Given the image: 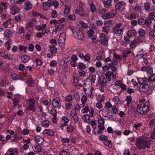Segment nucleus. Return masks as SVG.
Masks as SVG:
<instances>
[{
  "instance_id": "f257e3e1",
  "label": "nucleus",
  "mask_w": 155,
  "mask_h": 155,
  "mask_svg": "<svg viewBox=\"0 0 155 155\" xmlns=\"http://www.w3.org/2000/svg\"><path fill=\"white\" fill-rule=\"evenodd\" d=\"M151 140L150 138L146 136L139 137L136 139L137 142L136 145L139 149H143L146 147H149Z\"/></svg>"
},
{
  "instance_id": "f03ea898",
  "label": "nucleus",
  "mask_w": 155,
  "mask_h": 155,
  "mask_svg": "<svg viewBox=\"0 0 155 155\" xmlns=\"http://www.w3.org/2000/svg\"><path fill=\"white\" fill-rule=\"evenodd\" d=\"M137 80L140 84L139 90L140 92H145L149 89L147 78H138Z\"/></svg>"
},
{
  "instance_id": "7ed1b4c3",
  "label": "nucleus",
  "mask_w": 155,
  "mask_h": 155,
  "mask_svg": "<svg viewBox=\"0 0 155 155\" xmlns=\"http://www.w3.org/2000/svg\"><path fill=\"white\" fill-rule=\"evenodd\" d=\"M70 28L74 38L78 40H81L83 38L84 35L82 33V28H80L79 29H75L73 27H71Z\"/></svg>"
},
{
  "instance_id": "20e7f679",
  "label": "nucleus",
  "mask_w": 155,
  "mask_h": 155,
  "mask_svg": "<svg viewBox=\"0 0 155 155\" xmlns=\"http://www.w3.org/2000/svg\"><path fill=\"white\" fill-rule=\"evenodd\" d=\"M148 103L146 102L145 103L138 104L137 105V109L138 113L141 114H145L149 111Z\"/></svg>"
},
{
  "instance_id": "39448f33",
  "label": "nucleus",
  "mask_w": 155,
  "mask_h": 155,
  "mask_svg": "<svg viewBox=\"0 0 155 155\" xmlns=\"http://www.w3.org/2000/svg\"><path fill=\"white\" fill-rule=\"evenodd\" d=\"M121 25V23H118L113 28L114 33L117 36H121L123 34L124 28H120Z\"/></svg>"
},
{
  "instance_id": "423d86ee",
  "label": "nucleus",
  "mask_w": 155,
  "mask_h": 155,
  "mask_svg": "<svg viewBox=\"0 0 155 155\" xmlns=\"http://www.w3.org/2000/svg\"><path fill=\"white\" fill-rule=\"evenodd\" d=\"M66 39V35L65 33L62 32L60 35L58 39V44L61 48H64L65 47Z\"/></svg>"
},
{
  "instance_id": "0eeeda50",
  "label": "nucleus",
  "mask_w": 155,
  "mask_h": 155,
  "mask_svg": "<svg viewBox=\"0 0 155 155\" xmlns=\"http://www.w3.org/2000/svg\"><path fill=\"white\" fill-rule=\"evenodd\" d=\"M94 109L91 107V110L90 111L89 114L84 115L83 117V119L84 121L87 123H89L90 120V118L94 116Z\"/></svg>"
},
{
  "instance_id": "6e6552de",
  "label": "nucleus",
  "mask_w": 155,
  "mask_h": 155,
  "mask_svg": "<svg viewBox=\"0 0 155 155\" xmlns=\"http://www.w3.org/2000/svg\"><path fill=\"white\" fill-rule=\"evenodd\" d=\"M91 85V84L89 86L90 88H86L87 85L85 84L83 88L84 91L87 96L91 98H92L93 97V95L92 94V87Z\"/></svg>"
},
{
  "instance_id": "1a4fd4ad",
  "label": "nucleus",
  "mask_w": 155,
  "mask_h": 155,
  "mask_svg": "<svg viewBox=\"0 0 155 155\" xmlns=\"http://www.w3.org/2000/svg\"><path fill=\"white\" fill-rule=\"evenodd\" d=\"M117 74L116 72H112L111 73L110 71H108L105 74V77L108 81H111V76H112L113 80L114 81L116 79V75Z\"/></svg>"
},
{
  "instance_id": "9d476101",
  "label": "nucleus",
  "mask_w": 155,
  "mask_h": 155,
  "mask_svg": "<svg viewBox=\"0 0 155 155\" xmlns=\"http://www.w3.org/2000/svg\"><path fill=\"white\" fill-rule=\"evenodd\" d=\"M99 37L100 39L99 40V42L104 46H107L108 45V38L104 34L101 33L100 34Z\"/></svg>"
},
{
  "instance_id": "9b49d317",
  "label": "nucleus",
  "mask_w": 155,
  "mask_h": 155,
  "mask_svg": "<svg viewBox=\"0 0 155 155\" xmlns=\"http://www.w3.org/2000/svg\"><path fill=\"white\" fill-rule=\"evenodd\" d=\"M35 101L34 98H30L28 102V103L29 104V105L27 109L28 110H32L33 112L35 111V109L34 108V103Z\"/></svg>"
},
{
  "instance_id": "f8f14e48",
  "label": "nucleus",
  "mask_w": 155,
  "mask_h": 155,
  "mask_svg": "<svg viewBox=\"0 0 155 155\" xmlns=\"http://www.w3.org/2000/svg\"><path fill=\"white\" fill-rule=\"evenodd\" d=\"M19 153L16 148H11L9 149L5 153V155H18Z\"/></svg>"
},
{
  "instance_id": "ddd939ff",
  "label": "nucleus",
  "mask_w": 155,
  "mask_h": 155,
  "mask_svg": "<svg viewBox=\"0 0 155 155\" xmlns=\"http://www.w3.org/2000/svg\"><path fill=\"white\" fill-rule=\"evenodd\" d=\"M64 27V25L62 23H58L54 26V29L52 31L53 34H56L57 31H59L62 30Z\"/></svg>"
},
{
  "instance_id": "4468645a",
  "label": "nucleus",
  "mask_w": 155,
  "mask_h": 155,
  "mask_svg": "<svg viewBox=\"0 0 155 155\" xmlns=\"http://www.w3.org/2000/svg\"><path fill=\"white\" fill-rule=\"evenodd\" d=\"M94 31L93 30L90 29L87 31V34L89 37L92 40L93 42L96 43L97 42L98 40L94 35Z\"/></svg>"
},
{
  "instance_id": "2eb2a0df",
  "label": "nucleus",
  "mask_w": 155,
  "mask_h": 155,
  "mask_svg": "<svg viewBox=\"0 0 155 155\" xmlns=\"http://www.w3.org/2000/svg\"><path fill=\"white\" fill-rule=\"evenodd\" d=\"M52 5V1L48 0L47 2H44L43 4V9L44 10H46Z\"/></svg>"
},
{
  "instance_id": "dca6fc26",
  "label": "nucleus",
  "mask_w": 155,
  "mask_h": 155,
  "mask_svg": "<svg viewBox=\"0 0 155 155\" xmlns=\"http://www.w3.org/2000/svg\"><path fill=\"white\" fill-rule=\"evenodd\" d=\"M97 81L98 84L101 86H104L106 85V80L103 77L101 78L99 76L97 78Z\"/></svg>"
},
{
  "instance_id": "f3484780",
  "label": "nucleus",
  "mask_w": 155,
  "mask_h": 155,
  "mask_svg": "<svg viewBox=\"0 0 155 155\" xmlns=\"http://www.w3.org/2000/svg\"><path fill=\"white\" fill-rule=\"evenodd\" d=\"M141 70L144 72H146L147 74H149L150 75L153 74V69L150 67L143 66Z\"/></svg>"
},
{
  "instance_id": "a211bd4d",
  "label": "nucleus",
  "mask_w": 155,
  "mask_h": 155,
  "mask_svg": "<svg viewBox=\"0 0 155 155\" xmlns=\"http://www.w3.org/2000/svg\"><path fill=\"white\" fill-rule=\"evenodd\" d=\"M126 6V3L124 2H118L115 5V8L117 10L120 9H124Z\"/></svg>"
},
{
  "instance_id": "6ab92c4d",
  "label": "nucleus",
  "mask_w": 155,
  "mask_h": 155,
  "mask_svg": "<svg viewBox=\"0 0 155 155\" xmlns=\"http://www.w3.org/2000/svg\"><path fill=\"white\" fill-rule=\"evenodd\" d=\"M110 110L105 108L102 109L99 111V114H101L103 117H107L109 113Z\"/></svg>"
},
{
  "instance_id": "aec40b11",
  "label": "nucleus",
  "mask_w": 155,
  "mask_h": 155,
  "mask_svg": "<svg viewBox=\"0 0 155 155\" xmlns=\"http://www.w3.org/2000/svg\"><path fill=\"white\" fill-rule=\"evenodd\" d=\"M147 54L146 53L143 49H141L138 52L137 54V56L138 58H144L146 57Z\"/></svg>"
},
{
  "instance_id": "412c9836",
  "label": "nucleus",
  "mask_w": 155,
  "mask_h": 155,
  "mask_svg": "<svg viewBox=\"0 0 155 155\" xmlns=\"http://www.w3.org/2000/svg\"><path fill=\"white\" fill-rule=\"evenodd\" d=\"M34 141L38 144H41L44 141L42 137L39 136H36L34 138Z\"/></svg>"
},
{
  "instance_id": "4be33fe9",
  "label": "nucleus",
  "mask_w": 155,
  "mask_h": 155,
  "mask_svg": "<svg viewBox=\"0 0 155 155\" xmlns=\"http://www.w3.org/2000/svg\"><path fill=\"white\" fill-rule=\"evenodd\" d=\"M127 34L128 37L130 38L137 35V32L135 29H131L127 32Z\"/></svg>"
},
{
  "instance_id": "5701e85b",
  "label": "nucleus",
  "mask_w": 155,
  "mask_h": 155,
  "mask_svg": "<svg viewBox=\"0 0 155 155\" xmlns=\"http://www.w3.org/2000/svg\"><path fill=\"white\" fill-rule=\"evenodd\" d=\"M112 101L114 104L118 105L120 104L121 102L119 97L118 96H115L112 98Z\"/></svg>"
},
{
  "instance_id": "b1692460",
  "label": "nucleus",
  "mask_w": 155,
  "mask_h": 155,
  "mask_svg": "<svg viewBox=\"0 0 155 155\" xmlns=\"http://www.w3.org/2000/svg\"><path fill=\"white\" fill-rule=\"evenodd\" d=\"M60 100L58 98H55L53 100L52 104L54 107H58L60 105Z\"/></svg>"
},
{
  "instance_id": "393cba45",
  "label": "nucleus",
  "mask_w": 155,
  "mask_h": 155,
  "mask_svg": "<svg viewBox=\"0 0 155 155\" xmlns=\"http://www.w3.org/2000/svg\"><path fill=\"white\" fill-rule=\"evenodd\" d=\"M32 5L30 2H26L25 3V9L28 11L32 8Z\"/></svg>"
},
{
  "instance_id": "a878e982",
  "label": "nucleus",
  "mask_w": 155,
  "mask_h": 155,
  "mask_svg": "<svg viewBox=\"0 0 155 155\" xmlns=\"http://www.w3.org/2000/svg\"><path fill=\"white\" fill-rule=\"evenodd\" d=\"M4 36L5 38H9L12 35V33L11 31L8 29L5 30L4 34Z\"/></svg>"
},
{
  "instance_id": "bb28decb",
  "label": "nucleus",
  "mask_w": 155,
  "mask_h": 155,
  "mask_svg": "<svg viewBox=\"0 0 155 155\" xmlns=\"http://www.w3.org/2000/svg\"><path fill=\"white\" fill-rule=\"evenodd\" d=\"M30 59V56L26 54L23 55L22 56L21 58L22 62L24 63L27 62Z\"/></svg>"
},
{
  "instance_id": "cd10ccee",
  "label": "nucleus",
  "mask_w": 155,
  "mask_h": 155,
  "mask_svg": "<svg viewBox=\"0 0 155 155\" xmlns=\"http://www.w3.org/2000/svg\"><path fill=\"white\" fill-rule=\"evenodd\" d=\"M32 149L33 151L36 153L40 152L41 151V147L36 145L33 146Z\"/></svg>"
},
{
  "instance_id": "c85d7f7f",
  "label": "nucleus",
  "mask_w": 155,
  "mask_h": 155,
  "mask_svg": "<svg viewBox=\"0 0 155 155\" xmlns=\"http://www.w3.org/2000/svg\"><path fill=\"white\" fill-rule=\"evenodd\" d=\"M75 13L76 14H79L81 16H83L84 15L83 8H77L76 10L75 11Z\"/></svg>"
},
{
  "instance_id": "c756f323",
  "label": "nucleus",
  "mask_w": 155,
  "mask_h": 155,
  "mask_svg": "<svg viewBox=\"0 0 155 155\" xmlns=\"http://www.w3.org/2000/svg\"><path fill=\"white\" fill-rule=\"evenodd\" d=\"M11 12L13 15L18 13L19 11V9L17 7L15 6L12 7L10 9Z\"/></svg>"
},
{
  "instance_id": "7c9ffc66",
  "label": "nucleus",
  "mask_w": 155,
  "mask_h": 155,
  "mask_svg": "<svg viewBox=\"0 0 155 155\" xmlns=\"http://www.w3.org/2000/svg\"><path fill=\"white\" fill-rule=\"evenodd\" d=\"M117 13V11L115 9H113L112 11H110L108 13L110 18L114 17L115 15H116Z\"/></svg>"
},
{
  "instance_id": "2f4dec72",
  "label": "nucleus",
  "mask_w": 155,
  "mask_h": 155,
  "mask_svg": "<svg viewBox=\"0 0 155 155\" xmlns=\"http://www.w3.org/2000/svg\"><path fill=\"white\" fill-rule=\"evenodd\" d=\"M117 13V11L115 9H113L112 11H110L108 13L110 18L114 17L115 15H116Z\"/></svg>"
},
{
  "instance_id": "473e14b6",
  "label": "nucleus",
  "mask_w": 155,
  "mask_h": 155,
  "mask_svg": "<svg viewBox=\"0 0 155 155\" xmlns=\"http://www.w3.org/2000/svg\"><path fill=\"white\" fill-rule=\"evenodd\" d=\"M43 134H48L49 135L53 136L54 135V133L53 131L50 129H46L43 132Z\"/></svg>"
},
{
  "instance_id": "72a5a7b5",
  "label": "nucleus",
  "mask_w": 155,
  "mask_h": 155,
  "mask_svg": "<svg viewBox=\"0 0 155 155\" xmlns=\"http://www.w3.org/2000/svg\"><path fill=\"white\" fill-rule=\"evenodd\" d=\"M104 125H99L97 126V127L98 128V130L97 132V133L100 134H102L103 131L105 129V127Z\"/></svg>"
},
{
  "instance_id": "f704fd0d",
  "label": "nucleus",
  "mask_w": 155,
  "mask_h": 155,
  "mask_svg": "<svg viewBox=\"0 0 155 155\" xmlns=\"http://www.w3.org/2000/svg\"><path fill=\"white\" fill-rule=\"evenodd\" d=\"M96 75L94 74H93L92 75L91 78H87L86 80L85 81V83L86 82H87L89 80H90L91 81V82L92 83H94L95 82V81L96 80Z\"/></svg>"
},
{
  "instance_id": "c9c22d12",
  "label": "nucleus",
  "mask_w": 155,
  "mask_h": 155,
  "mask_svg": "<svg viewBox=\"0 0 155 155\" xmlns=\"http://www.w3.org/2000/svg\"><path fill=\"white\" fill-rule=\"evenodd\" d=\"M150 3L148 2H146L144 4V9L146 11H149L150 10Z\"/></svg>"
},
{
  "instance_id": "e433bc0d",
  "label": "nucleus",
  "mask_w": 155,
  "mask_h": 155,
  "mask_svg": "<svg viewBox=\"0 0 155 155\" xmlns=\"http://www.w3.org/2000/svg\"><path fill=\"white\" fill-rule=\"evenodd\" d=\"M60 79L59 80L61 82H64L66 80V76L64 74H61L60 76Z\"/></svg>"
},
{
  "instance_id": "4c0bfd02",
  "label": "nucleus",
  "mask_w": 155,
  "mask_h": 155,
  "mask_svg": "<svg viewBox=\"0 0 155 155\" xmlns=\"http://www.w3.org/2000/svg\"><path fill=\"white\" fill-rule=\"evenodd\" d=\"M111 1L112 0H107L104 2V5L105 8H108L111 5Z\"/></svg>"
},
{
  "instance_id": "58836bf2",
  "label": "nucleus",
  "mask_w": 155,
  "mask_h": 155,
  "mask_svg": "<svg viewBox=\"0 0 155 155\" xmlns=\"http://www.w3.org/2000/svg\"><path fill=\"white\" fill-rule=\"evenodd\" d=\"M104 24L106 27H110L113 25V23L112 20L105 21L104 22Z\"/></svg>"
},
{
  "instance_id": "ea45409f",
  "label": "nucleus",
  "mask_w": 155,
  "mask_h": 155,
  "mask_svg": "<svg viewBox=\"0 0 155 155\" xmlns=\"http://www.w3.org/2000/svg\"><path fill=\"white\" fill-rule=\"evenodd\" d=\"M49 122L48 120H45L43 121L41 123V125L45 127H48Z\"/></svg>"
},
{
  "instance_id": "a19ab883",
  "label": "nucleus",
  "mask_w": 155,
  "mask_h": 155,
  "mask_svg": "<svg viewBox=\"0 0 155 155\" xmlns=\"http://www.w3.org/2000/svg\"><path fill=\"white\" fill-rule=\"evenodd\" d=\"M104 144L110 148L112 147V144L110 140H107L104 142Z\"/></svg>"
},
{
  "instance_id": "79ce46f5",
  "label": "nucleus",
  "mask_w": 155,
  "mask_h": 155,
  "mask_svg": "<svg viewBox=\"0 0 155 155\" xmlns=\"http://www.w3.org/2000/svg\"><path fill=\"white\" fill-rule=\"evenodd\" d=\"M150 75V76L147 81L149 83H151V82L155 81V74H153Z\"/></svg>"
},
{
  "instance_id": "37998d69",
  "label": "nucleus",
  "mask_w": 155,
  "mask_h": 155,
  "mask_svg": "<svg viewBox=\"0 0 155 155\" xmlns=\"http://www.w3.org/2000/svg\"><path fill=\"white\" fill-rule=\"evenodd\" d=\"M87 100V98L85 95H83L81 99V101L82 102V106L84 107L85 106V104Z\"/></svg>"
},
{
  "instance_id": "c03bdc74",
  "label": "nucleus",
  "mask_w": 155,
  "mask_h": 155,
  "mask_svg": "<svg viewBox=\"0 0 155 155\" xmlns=\"http://www.w3.org/2000/svg\"><path fill=\"white\" fill-rule=\"evenodd\" d=\"M74 127L71 125H69L67 127V130L69 133H72L74 130Z\"/></svg>"
},
{
  "instance_id": "a18cd8bd",
  "label": "nucleus",
  "mask_w": 155,
  "mask_h": 155,
  "mask_svg": "<svg viewBox=\"0 0 155 155\" xmlns=\"http://www.w3.org/2000/svg\"><path fill=\"white\" fill-rule=\"evenodd\" d=\"M132 99V97L130 96H127L126 99V101L127 102V106H130V104L131 103Z\"/></svg>"
},
{
  "instance_id": "49530a36",
  "label": "nucleus",
  "mask_w": 155,
  "mask_h": 155,
  "mask_svg": "<svg viewBox=\"0 0 155 155\" xmlns=\"http://www.w3.org/2000/svg\"><path fill=\"white\" fill-rule=\"evenodd\" d=\"M51 52L52 54H55L57 52V48L53 46H49Z\"/></svg>"
},
{
  "instance_id": "de8ad7c7",
  "label": "nucleus",
  "mask_w": 155,
  "mask_h": 155,
  "mask_svg": "<svg viewBox=\"0 0 155 155\" xmlns=\"http://www.w3.org/2000/svg\"><path fill=\"white\" fill-rule=\"evenodd\" d=\"M98 123L100 125H104L105 123V119L103 117H101L97 120Z\"/></svg>"
},
{
  "instance_id": "09e8293b",
  "label": "nucleus",
  "mask_w": 155,
  "mask_h": 155,
  "mask_svg": "<svg viewBox=\"0 0 155 155\" xmlns=\"http://www.w3.org/2000/svg\"><path fill=\"white\" fill-rule=\"evenodd\" d=\"M136 17V15L135 13H130L127 16V18L128 19H131L134 18H135Z\"/></svg>"
},
{
  "instance_id": "8fccbe9b",
  "label": "nucleus",
  "mask_w": 155,
  "mask_h": 155,
  "mask_svg": "<svg viewBox=\"0 0 155 155\" xmlns=\"http://www.w3.org/2000/svg\"><path fill=\"white\" fill-rule=\"evenodd\" d=\"M139 35L141 37H144L145 35V31L143 29H140L138 32Z\"/></svg>"
},
{
  "instance_id": "3c124183",
  "label": "nucleus",
  "mask_w": 155,
  "mask_h": 155,
  "mask_svg": "<svg viewBox=\"0 0 155 155\" xmlns=\"http://www.w3.org/2000/svg\"><path fill=\"white\" fill-rule=\"evenodd\" d=\"M27 83L29 86H32L34 83V81L31 78H29L27 81Z\"/></svg>"
},
{
  "instance_id": "603ef678",
  "label": "nucleus",
  "mask_w": 155,
  "mask_h": 155,
  "mask_svg": "<svg viewBox=\"0 0 155 155\" xmlns=\"http://www.w3.org/2000/svg\"><path fill=\"white\" fill-rule=\"evenodd\" d=\"M89 124L92 126L94 129V134H96V132H95V129L96 128V123L94 121H93L90 122Z\"/></svg>"
},
{
  "instance_id": "864d4df0",
  "label": "nucleus",
  "mask_w": 155,
  "mask_h": 155,
  "mask_svg": "<svg viewBox=\"0 0 155 155\" xmlns=\"http://www.w3.org/2000/svg\"><path fill=\"white\" fill-rule=\"evenodd\" d=\"M82 60H84V61L89 62L91 60V57L90 55L87 54L84 56Z\"/></svg>"
},
{
  "instance_id": "5fc2aeb1",
  "label": "nucleus",
  "mask_w": 155,
  "mask_h": 155,
  "mask_svg": "<svg viewBox=\"0 0 155 155\" xmlns=\"http://www.w3.org/2000/svg\"><path fill=\"white\" fill-rule=\"evenodd\" d=\"M26 0H11L10 2L12 4H19L22 2H25Z\"/></svg>"
},
{
  "instance_id": "6e6d98bb",
  "label": "nucleus",
  "mask_w": 155,
  "mask_h": 155,
  "mask_svg": "<svg viewBox=\"0 0 155 155\" xmlns=\"http://www.w3.org/2000/svg\"><path fill=\"white\" fill-rule=\"evenodd\" d=\"M73 99L72 96L71 94L67 95L65 98V101L66 102H70Z\"/></svg>"
},
{
  "instance_id": "4d7b16f0",
  "label": "nucleus",
  "mask_w": 155,
  "mask_h": 155,
  "mask_svg": "<svg viewBox=\"0 0 155 155\" xmlns=\"http://www.w3.org/2000/svg\"><path fill=\"white\" fill-rule=\"evenodd\" d=\"M97 99L99 102H101L104 101L105 98L103 95H100L97 96Z\"/></svg>"
},
{
  "instance_id": "13d9d810",
  "label": "nucleus",
  "mask_w": 155,
  "mask_h": 155,
  "mask_svg": "<svg viewBox=\"0 0 155 155\" xmlns=\"http://www.w3.org/2000/svg\"><path fill=\"white\" fill-rule=\"evenodd\" d=\"M99 139L101 141H106L108 140V137L105 135H101L99 136Z\"/></svg>"
},
{
  "instance_id": "bf43d9fd",
  "label": "nucleus",
  "mask_w": 155,
  "mask_h": 155,
  "mask_svg": "<svg viewBox=\"0 0 155 155\" xmlns=\"http://www.w3.org/2000/svg\"><path fill=\"white\" fill-rule=\"evenodd\" d=\"M91 109H90L89 108L87 107H84L82 110H81V112L83 113H85L89 112H90V111L91 110Z\"/></svg>"
},
{
  "instance_id": "052dcab7",
  "label": "nucleus",
  "mask_w": 155,
  "mask_h": 155,
  "mask_svg": "<svg viewBox=\"0 0 155 155\" xmlns=\"http://www.w3.org/2000/svg\"><path fill=\"white\" fill-rule=\"evenodd\" d=\"M65 10L64 11V13L65 15L68 14L70 11V8L69 5H65Z\"/></svg>"
},
{
  "instance_id": "680f3d73",
  "label": "nucleus",
  "mask_w": 155,
  "mask_h": 155,
  "mask_svg": "<svg viewBox=\"0 0 155 155\" xmlns=\"http://www.w3.org/2000/svg\"><path fill=\"white\" fill-rule=\"evenodd\" d=\"M112 110L113 113L115 114H117L118 112V109H117L116 107L114 105H113L112 106Z\"/></svg>"
},
{
  "instance_id": "e2e57ef3",
  "label": "nucleus",
  "mask_w": 155,
  "mask_h": 155,
  "mask_svg": "<svg viewBox=\"0 0 155 155\" xmlns=\"http://www.w3.org/2000/svg\"><path fill=\"white\" fill-rule=\"evenodd\" d=\"M90 8L91 11L92 13H94L95 11L96 10V8L93 3H91L90 5Z\"/></svg>"
},
{
  "instance_id": "0e129e2a",
  "label": "nucleus",
  "mask_w": 155,
  "mask_h": 155,
  "mask_svg": "<svg viewBox=\"0 0 155 155\" xmlns=\"http://www.w3.org/2000/svg\"><path fill=\"white\" fill-rule=\"evenodd\" d=\"M78 65V68L81 69H84L86 68L85 65L83 63H80Z\"/></svg>"
},
{
  "instance_id": "69168bd1",
  "label": "nucleus",
  "mask_w": 155,
  "mask_h": 155,
  "mask_svg": "<svg viewBox=\"0 0 155 155\" xmlns=\"http://www.w3.org/2000/svg\"><path fill=\"white\" fill-rule=\"evenodd\" d=\"M141 10V8L139 6H136L133 8V10L135 12H139Z\"/></svg>"
},
{
  "instance_id": "338daca9",
  "label": "nucleus",
  "mask_w": 155,
  "mask_h": 155,
  "mask_svg": "<svg viewBox=\"0 0 155 155\" xmlns=\"http://www.w3.org/2000/svg\"><path fill=\"white\" fill-rule=\"evenodd\" d=\"M51 16L53 18H55L58 16V14L56 11L54 10H52Z\"/></svg>"
},
{
  "instance_id": "774afa93",
  "label": "nucleus",
  "mask_w": 155,
  "mask_h": 155,
  "mask_svg": "<svg viewBox=\"0 0 155 155\" xmlns=\"http://www.w3.org/2000/svg\"><path fill=\"white\" fill-rule=\"evenodd\" d=\"M134 41L137 45L141 43L142 41V39L139 37L136 38Z\"/></svg>"
}]
</instances>
